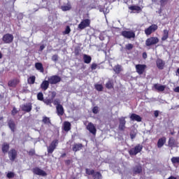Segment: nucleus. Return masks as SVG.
<instances>
[{
    "instance_id": "43",
    "label": "nucleus",
    "mask_w": 179,
    "mask_h": 179,
    "mask_svg": "<svg viewBox=\"0 0 179 179\" xmlns=\"http://www.w3.org/2000/svg\"><path fill=\"white\" fill-rule=\"evenodd\" d=\"M95 89L98 90V92H101L103 90V85L96 84L95 85Z\"/></svg>"
},
{
    "instance_id": "36",
    "label": "nucleus",
    "mask_w": 179,
    "mask_h": 179,
    "mask_svg": "<svg viewBox=\"0 0 179 179\" xmlns=\"http://www.w3.org/2000/svg\"><path fill=\"white\" fill-rule=\"evenodd\" d=\"M94 179H101V173L99 172H94V175H92Z\"/></svg>"
},
{
    "instance_id": "50",
    "label": "nucleus",
    "mask_w": 179,
    "mask_h": 179,
    "mask_svg": "<svg viewBox=\"0 0 179 179\" xmlns=\"http://www.w3.org/2000/svg\"><path fill=\"white\" fill-rule=\"evenodd\" d=\"M35 153H36V151L34 149L30 150L29 152V156H34V155H35Z\"/></svg>"
},
{
    "instance_id": "20",
    "label": "nucleus",
    "mask_w": 179,
    "mask_h": 179,
    "mask_svg": "<svg viewBox=\"0 0 179 179\" xmlns=\"http://www.w3.org/2000/svg\"><path fill=\"white\" fill-rule=\"evenodd\" d=\"M154 89H155V90H157V92H164V90L166 89V85L155 84Z\"/></svg>"
},
{
    "instance_id": "40",
    "label": "nucleus",
    "mask_w": 179,
    "mask_h": 179,
    "mask_svg": "<svg viewBox=\"0 0 179 179\" xmlns=\"http://www.w3.org/2000/svg\"><path fill=\"white\" fill-rule=\"evenodd\" d=\"M125 50H127L128 51H131V50H132V48H134V45H132V43H128L125 45Z\"/></svg>"
},
{
    "instance_id": "22",
    "label": "nucleus",
    "mask_w": 179,
    "mask_h": 179,
    "mask_svg": "<svg viewBox=\"0 0 179 179\" xmlns=\"http://www.w3.org/2000/svg\"><path fill=\"white\" fill-rule=\"evenodd\" d=\"M134 174H141L142 173V166L137 165L133 168Z\"/></svg>"
},
{
    "instance_id": "57",
    "label": "nucleus",
    "mask_w": 179,
    "mask_h": 179,
    "mask_svg": "<svg viewBox=\"0 0 179 179\" xmlns=\"http://www.w3.org/2000/svg\"><path fill=\"white\" fill-rule=\"evenodd\" d=\"M168 179H177V178L174 176H170Z\"/></svg>"
},
{
    "instance_id": "18",
    "label": "nucleus",
    "mask_w": 179,
    "mask_h": 179,
    "mask_svg": "<svg viewBox=\"0 0 179 179\" xmlns=\"http://www.w3.org/2000/svg\"><path fill=\"white\" fill-rule=\"evenodd\" d=\"M56 110H57V115H59V117H62V115H64V110L62 105L57 106Z\"/></svg>"
},
{
    "instance_id": "14",
    "label": "nucleus",
    "mask_w": 179,
    "mask_h": 179,
    "mask_svg": "<svg viewBox=\"0 0 179 179\" xmlns=\"http://www.w3.org/2000/svg\"><path fill=\"white\" fill-rule=\"evenodd\" d=\"M31 108L32 106L30 103H24L21 106V109L22 110V111H25L26 113H30L31 111Z\"/></svg>"
},
{
    "instance_id": "61",
    "label": "nucleus",
    "mask_w": 179,
    "mask_h": 179,
    "mask_svg": "<svg viewBox=\"0 0 179 179\" xmlns=\"http://www.w3.org/2000/svg\"><path fill=\"white\" fill-rule=\"evenodd\" d=\"M64 156H66V154H63L62 155V157H64Z\"/></svg>"
},
{
    "instance_id": "38",
    "label": "nucleus",
    "mask_w": 179,
    "mask_h": 179,
    "mask_svg": "<svg viewBox=\"0 0 179 179\" xmlns=\"http://www.w3.org/2000/svg\"><path fill=\"white\" fill-rule=\"evenodd\" d=\"M43 101L45 104H46V106H50V107H52V99H45Z\"/></svg>"
},
{
    "instance_id": "42",
    "label": "nucleus",
    "mask_w": 179,
    "mask_h": 179,
    "mask_svg": "<svg viewBox=\"0 0 179 179\" xmlns=\"http://www.w3.org/2000/svg\"><path fill=\"white\" fill-rule=\"evenodd\" d=\"M37 98H38V100L43 101V100H44V95L43 94V92L38 93Z\"/></svg>"
},
{
    "instance_id": "35",
    "label": "nucleus",
    "mask_w": 179,
    "mask_h": 179,
    "mask_svg": "<svg viewBox=\"0 0 179 179\" xmlns=\"http://www.w3.org/2000/svg\"><path fill=\"white\" fill-rule=\"evenodd\" d=\"M34 82H36V76H33L28 78V83L29 85H34Z\"/></svg>"
},
{
    "instance_id": "63",
    "label": "nucleus",
    "mask_w": 179,
    "mask_h": 179,
    "mask_svg": "<svg viewBox=\"0 0 179 179\" xmlns=\"http://www.w3.org/2000/svg\"><path fill=\"white\" fill-rule=\"evenodd\" d=\"M178 134H179V131H178Z\"/></svg>"
},
{
    "instance_id": "41",
    "label": "nucleus",
    "mask_w": 179,
    "mask_h": 179,
    "mask_svg": "<svg viewBox=\"0 0 179 179\" xmlns=\"http://www.w3.org/2000/svg\"><path fill=\"white\" fill-rule=\"evenodd\" d=\"M86 171V174H88V176H93L94 174V170L93 169H85Z\"/></svg>"
},
{
    "instance_id": "21",
    "label": "nucleus",
    "mask_w": 179,
    "mask_h": 179,
    "mask_svg": "<svg viewBox=\"0 0 179 179\" xmlns=\"http://www.w3.org/2000/svg\"><path fill=\"white\" fill-rule=\"evenodd\" d=\"M130 118L131 121H137L138 122H141V121H142V117L135 113L131 114Z\"/></svg>"
},
{
    "instance_id": "28",
    "label": "nucleus",
    "mask_w": 179,
    "mask_h": 179,
    "mask_svg": "<svg viewBox=\"0 0 179 179\" xmlns=\"http://www.w3.org/2000/svg\"><path fill=\"white\" fill-rule=\"evenodd\" d=\"M8 150H9V144L4 143L2 145V152L3 153H8Z\"/></svg>"
},
{
    "instance_id": "33",
    "label": "nucleus",
    "mask_w": 179,
    "mask_h": 179,
    "mask_svg": "<svg viewBox=\"0 0 179 179\" xmlns=\"http://www.w3.org/2000/svg\"><path fill=\"white\" fill-rule=\"evenodd\" d=\"M174 145H176V140L174 138L171 137L169 140V146H170V148H173Z\"/></svg>"
},
{
    "instance_id": "8",
    "label": "nucleus",
    "mask_w": 179,
    "mask_h": 179,
    "mask_svg": "<svg viewBox=\"0 0 179 179\" xmlns=\"http://www.w3.org/2000/svg\"><path fill=\"white\" fill-rule=\"evenodd\" d=\"M147 66L145 64H136V71L138 75H143V72H145V69H146Z\"/></svg>"
},
{
    "instance_id": "55",
    "label": "nucleus",
    "mask_w": 179,
    "mask_h": 179,
    "mask_svg": "<svg viewBox=\"0 0 179 179\" xmlns=\"http://www.w3.org/2000/svg\"><path fill=\"white\" fill-rule=\"evenodd\" d=\"M143 58H144V59H146V58H148V55L146 54V52L143 53Z\"/></svg>"
},
{
    "instance_id": "53",
    "label": "nucleus",
    "mask_w": 179,
    "mask_h": 179,
    "mask_svg": "<svg viewBox=\"0 0 179 179\" xmlns=\"http://www.w3.org/2000/svg\"><path fill=\"white\" fill-rule=\"evenodd\" d=\"M159 113H160V111H159V110H155L154 115H155V118H157V117H159Z\"/></svg>"
},
{
    "instance_id": "11",
    "label": "nucleus",
    "mask_w": 179,
    "mask_h": 179,
    "mask_svg": "<svg viewBox=\"0 0 179 179\" xmlns=\"http://www.w3.org/2000/svg\"><path fill=\"white\" fill-rule=\"evenodd\" d=\"M17 156V152L15 149H12L8 152V157L11 162H15Z\"/></svg>"
},
{
    "instance_id": "6",
    "label": "nucleus",
    "mask_w": 179,
    "mask_h": 179,
    "mask_svg": "<svg viewBox=\"0 0 179 179\" xmlns=\"http://www.w3.org/2000/svg\"><path fill=\"white\" fill-rule=\"evenodd\" d=\"M89 26H90V20L85 19L78 24V29H80V30H83L84 29H86V27H89Z\"/></svg>"
},
{
    "instance_id": "9",
    "label": "nucleus",
    "mask_w": 179,
    "mask_h": 179,
    "mask_svg": "<svg viewBox=\"0 0 179 179\" xmlns=\"http://www.w3.org/2000/svg\"><path fill=\"white\" fill-rule=\"evenodd\" d=\"M3 41L6 44H10V43H12V41H13V35L10 34H6V35H4L3 36Z\"/></svg>"
},
{
    "instance_id": "44",
    "label": "nucleus",
    "mask_w": 179,
    "mask_h": 179,
    "mask_svg": "<svg viewBox=\"0 0 179 179\" xmlns=\"http://www.w3.org/2000/svg\"><path fill=\"white\" fill-rule=\"evenodd\" d=\"M71 33V27L69 26H67L66 27L65 31L63 32L64 34H69Z\"/></svg>"
},
{
    "instance_id": "7",
    "label": "nucleus",
    "mask_w": 179,
    "mask_h": 179,
    "mask_svg": "<svg viewBox=\"0 0 179 179\" xmlns=\"http://www.w3.org/2000/svg\"><path fill=\"white\" fill-rule=\"evenodd\" d=\"M156 30H157V26L156 24H152L145 29V34H146V36H150V34L155 33Z\"/></svg>"
},
{
    "instance_id": "25",
    "label": "nucleus",
    "mask_w": 179,
    "mask_h": 179,
    "mask_svg": "<svg viewBox=\"0 0 179 179\" xmlns=\"http://www.w3.org/2000/svg\"><path fill=\"white\" fill-rule=\"evenodd\" d=\"M35 68L36 69H37V71H39V72H41V73L44 72V67H43V64L41 63H36Z\"/></svg>"
},
{
    "instance_id": "5",
    "label": "nucleus",
    "mask_w": 179,
    "mask_h": 179,
    "mask_svg": "<svg viewBox=\"0 0 179 179\" xmlns=\"http://www.w3.org/2000/svg\"><path fill=\"white\" fill-rule=\"evenodd\" d=\"M121 35L124 37V38H134L135 37V32L133 31H123L121 33Z\"/></svg>"
},
{
    "instance_id": "49",
    "label": "nucleus",
    "mask_w": 179,
    "mask_h": 179,
    "mask_svg": "<svg viewBox=\"0 0 179 179\" xmlns=\"http://www.w3.org/2000/svg\"><path fill=\"white\" fill-rule=\"evenodd\" d=\"M53 104L55 106H61V104L59 103V99H55L53 101Z\"/></svg>"
},
{
    "instance_id": "29",
    "label": "nucleus",
    "mask_w": 179,
    "mask_h": 179,
    "mask_svg": "<svg viewBox=\"0 0 179 179\" xmlns=\"http://www.w3.org/2000/svg\"><path fill=\"white\" fill-rule=\"evenodd\" d=\"M106 89H113L114 87V85L113 84V80H108V81L106 84Z\"/></svg>"
},
{
    "instance_id": "1",
    "label": "nucleus",
    "mask_w": 179,
    "mask_h": 179,
    "mask_svg": "<svg viewBox=\"0 0 179 179\" xmlns=\"http://www.w3.org/2000/svg\"><path fill=\"white\" fill-rule=\"evenodd\" d=\"M143 146L141 145H136L134 148H131L129 153L131 156H135L136 155H138V153H141V152H142V149H143Z\"/></svg>"
},
{
    "instance_id": "37",
    "label": "nucleus",
    "mask_w": 179,
    "mask_h": 179,
    "mask_svg": "<svg viewBox=\"0 0 179 179\" xmlns=\"http://www.w3.org/2000/svg\"><path fill=\"white\" fill-rule=\"evenodd\" d=\"M171 160L173 164H179V157H173Z\"/></svg>"
},
{
    "instance_id": "30",
    "label": "nucleus",
    "mask_w": 179,
    "mask_h": 179,
    "mask_svg": "<svg viewBox=\"0 0 179 179\" xmlns=\"http://www.w3.org/2000/svg\"><path fill=\"white\" fill-rule=\"evenodd\" d=\"M129 9L130 10H136L137 12L142 10V8H141V7L138 6H131L129 7Z\"/></svg>"
},
{
    "instance_id": "12",
    "label": "nucleus",
    "mask_w": 179,
    "mask_h": 179,
    "mask_svg": "<svg viewBox=\"0 0 179 179\" xmlns=\"http://www.w3.org/2000/svg\"><path fill=\"white\" fill-rule=\"evenodd\" d=\"M87 129L90 131V134H92V135H96V129L94 124L92 122H90L87 126Z\"/></svg>"
},
{
    "instance_id": "17",
    "label": "nucleus",
    "mask_w": 179,
    "mask_h": 179,
    "mask_svg": "<svg viewBox=\"0 0 179 179\" xmlns=\"http://www.w3.org/2000/svg\"><path fill=\"white\" fill-rule=\"evenodd\" d=\"M157 66L158 69H164V66L166 63L162 59H157L156 61Z\"/></svg>"
},
{
    "instance_id": "62",
    "label": "nucleus",
    "mask_w": 179,
    "mask_h": 179,
    "mask_svg": "<svg viewBox=\"0 0 179 179\" xmlns=\"http://www.w3.org/2000/svg\"><path fill=\"white\" fill-rule=\"evenodd\" d=\"M100 12H103V10H100Z\"/></svg>"
},
{
    "instance_id": "56",
    "label": "nucleus",
    "mask_w": 179,
    "mask_h": 179,
    "mask_svg": "<svg viewBox=\"0 0 179 179\" xmlns=\"http://www.w3.org/2000/svg\"><path fill=\"white\" fill-rule=\"evenodd\" d=\"M45 48V45H41L40 47V51H43V50H44Z\"/></svg>"
},
{
    "instance_id": "26",
    "label": "nucleus",
    "mask_w": 179,
    "mask_h": 179,
    "mask_svg": "<svg viewBox=\"0 0 179 179\" xmlns=\"http://www.w3.org/2000/svg\"><path fill=\"white\" fill-rule=\"evenodd\" d=\"M17 84H19V80L17 79H13L8 82V86H10V87H15Z\"/></svg>"
},
{
    "instance_id": "4",
    "label": "nucleus",
    "mask_w": 179,
    "mask_h": 179,
    "mask_svg": "<svg viewBox=\"0 0 179 179\" xmlns=\"http://www.w3.org/2000/svg\"><path fill=\"white\" fill-rule=\"evenodd\" d=\"M58 140H54L52 141L50 145L48 147V153H52L58 146Z\"/></svg>"
},
{
    "instance_id": "45",
    "label": "nucleus",
    "mask_w": 179,
    "mask_h": 179,
    "mask_svg": "<svg viewBox=\"0 0 179 179\" xmlns=\"http://www.w3.org/2000/svg\"><path fill=\"white\" fill-rule=\"evenodd\" d=\"M17 113H19V110L14 107L11 111V115L15 116L17 114Z\"/></svg>"
},
{
    "instance_id": "51",
    "label": "nucleus",
    "mask_w": 179,
    "mask_h": 179,
    "mask_svg": "<svg viewBox=\"0 0 179 179\" xmlns=\"http://www.w3.org/2000/svg\"><path fill=\"white\" fill-rule=\"evenodd\" d=\"M96 68H97V64L96 63H94L92 64L91 69L92 71H94V69H96Z\"/></svg>"
},
{
    "instance_id": "23",
    "label": "nucleus",
    "mask_w": 179,
    "mask_h": 179,
    "mask_svg": "<svg viewBox=\"0 0 179 179\" xmlns=\"http://www.w3.org/2000/svg\"><path fill=\"white\" fill-rule=\"evenodd\" d=\"M164 143H166V137H162L159 138L157 142V148H163Z\"/></svg>"
},
{
    "instance_id": "31",
    "label": "nucleus",
    "mask_w": 179,
    "mask_h": 179,
    "mask_svg": "<svg viewBox=\"0 0 179 179\" xmlns=\"http://www.w3.org/2000/svg\"><path fill=\"white\" fill-rule=\"evenodd\" d=\"M169 38V31L167 29L164 30V35L162 38V41H164Z\"/></svg>"
},
{
    "instance_id": "59",
    "label": "nucleus",
    "mask_w": 179,
    "mask_h": 179,
    "mask_svg": "<svg viewBox=\"0 0 179 179\" xmlns=\"http://www.w3.org/2000/svg\"><path fill=\"white\" fill-rule=\"evenodd\" d=\"M131 139H134V138H135V136L131 134Z\"/></svg>"
},
{
    "instance_id": "48",
    "label": "nucleus",
    "mask_w": 179,
    "mask_h": 179,
    "mask_svg": "<svg viewBox=\"0 0 179 179\" xmlns=\"http://www.w3.org/2000/svg\"><path fill=\"white\" fill-rule=\"evenodd\" d=\"M52 61H54V62H57L58 61V55H55L52 57Z\"/></svg>"
},
{
    "instance_id": "47",
    "label": "nucleus",
    "mask_w": 179,
    "mask_h": 179,
    "mask_svg": "<svg viewBox=\"0 0 179 179\" xmlns=\"http://www.w3.org/2000/svg\"><path fill=\"white\" fill-rule=\"evenodd\" d=\"M92 113L94 114H98V113H99V107H97V106L94 107L92 108Z\"/></svg>"
},
{
    "instance_id": "16",
    "label": "nucleus",
    "mask_w": 179,
    "mask_h": 179,
    "mask_svg": "<svg viewBox=\"0 0 179 179\" xmlns=\"http://www.w3.org/2000/svg\"><path fill=\"white\" fill-rule=\"evenodd\" d=\"M62 10L63 12H66L67 10H71L72 9V6L71 5V2L69 1H67V3L66 4H64L61 6Z\"/></svg>"
},
{
    "instance_id": "34",
    "label": "nucleus",
    "mask_w": 179,
    "mask_h": 179,
    "mask_svg": "<svg viewBox=\"0 0 179 179\" xmlns=\"http://www.w3.org/2000/svg\"><path fill=\"white\" fill-rule=\"evenodd\" d=\"M43 123L46 124V125H51V120H50L49 117H43Z\"/></svg>"
},
{
    "instance_id": "46",
    "label": "nucleus",
    "mask_w": 179,
    "mask_h": 179,
    "mask_svg": "<svg viewBox=\"0 0 179 179\" xmlns=\"http://www.w3.org/2000/svg\"><path fill=\"white\" fill-rule=\"evenodd\" d=\"M15 177V173L13 172H8L7 173V178H13Z\"/></svg>"
},
{
    "instance_id": "54",
    "label": "nucleus",
    "mask_w": 179,
    "mask_h": 179,
    "mask_svg": "<svg viewBox=\"0 0 179 179\" xmlns=\"http://www.w3.org/2000/svg\"><path fill=\"white\" fill-rule=\"evenodd\" d=\"M173 92H175V93H179V86L176 87L173 89Z\"/></svg>"
},
{
    "instance_id": "32",
    "label": "nucleus",
    "mask_w": 179,
    "mask_h": 179,
    "mask_svg": "<svg viewBox=\"0 0 179 179\" xmlns=\"http://www.w3.org/2000/svg\"><path fill=\"white\" fill-rule=\"evenodd\" d=\"M64 131H66L71 130V123L69 122H64Z\"/></svg>"
},
{
    "instance_id": "2",
    "label": "nucleus",
    "mask_w": 179,
    "mask_h": 179,
    "mask_svg": "<svg viewBox=\"0 0 179 179\" xmlns=\"http://www.w3.org/2000/svg\"><path fill=\"white\" fill-rule=\"evenodd\" d=\"M48 80L50 85H57L61 82V77L58 76H52L48 78Z\"/></svg>"
},
{
    "instance_id": "58",
    "label": "nucleus",
    "mask_w": 179,
    "mask_h": 179,
    "mask_svg": "<svg viewBox=\"0 0 179 179\" xmlns=\"http://www.w3.org/2000/svg\"><path fill=\"white\" fill-rule=\"evenodd\" d=\"M3 57V55H2V52H0V59H2Z\"/></svg>"
},
{
    "instance_id": "52",
    "label": "nucleus",
    "mask_w": 179,
    "mask_h": 179,
    "mask_svg": "<svg viewBox=\"0 0 179 179\" xmlns=\"http://www.w3.org/2000/svg\"><path fill=\"white\" fill-rule=\"evenodd\" d=\"M167 1L169 0H160L161 5L164 6V5H166L167 3Z\"/></svg>"
},
{
    "instance_id": "13",
    "label": "nucleus",
    "mask_w": 179,
    "mask_h": 179,
    "mask_svg": "<svg viewBox=\"0 0 179 179\" xmlns=\"http://www.w3.org/2000/svg\"><path fill=\"white\" fill-rule=\"evenodd\" d=\"M7 123L12 132H15L16 131V124L15 123V121H13L12 119H10L7 121Z\"/></svg>"
},
{
    "instance_id": "24",
    "label": "nucleus",
    "mask_w": 179,
    "mask_h": 179,
    "mask_svg": "<svg viewBox=\"0 0 179 179\" xmlns=\"http://www.w3.org/2000/svg\"><path fill=\"white\" fill-rule=\"evenodd\" d=\"M82 148H83V145L82 143H76L73 145V151L78 152V150H81Z\"/></svg>"
},
{
    "instance_id": "60",
    "label": "nucleus",
    "mask_w": 179,
    "mask_h": 179,
    "mask_svg": "<svg viewBox=\"0 0 179 179\" xmlns=\"http://www.w3.org/2000/svg\"><path fill=\"white\" fill-rule=\"evenodd\" d=\"M177 72L179 74V68L178 69Z\"/></svg>"
},
{
    "instance_id": "10",
    "label": "nucleus",
    "mask_w": 179,
    "mask_h": 179,
    "mask_svg": "<svg viewBox=\"0 0 179 179\" xmlns=\"http://www.w3.org/2000/svg\"><path fill=\"white\" fill-rule=\"evenodd\" d=\"M33 173L36 176H41L42 177H45V176H47V173H45V171L37 167L33 169Z\"/></svg>"
},
{
    "instance_id": "15",
    "label": "nucleus",
    "mask_w": 179,
    "mask_h": 179,
    "mask_svg": "<svg viewBox=\"0 0 179 179\" xmlns=\"http://www.w3.org/2000/svg\"><path fill=\"white\" fill-rule=\"evenodd\" d=\"M119 129H120V131H124V129H125V124L127 123V121H125V117H122L119 118Z\"/></svg>"
},
{
    "instance_id": "39",
    "label": "nucleus",
    "mask_w": 179,
    "mask_h": 179,
    "mask_svg": "<svg viewBox=\"0 0 179 179\" xmlns=\"http://www.w3.org/2000/svg\"><path fill=\"white\" fill-rule=\"evenodd\" d=\"M114 72L115 73H120L121 72V66L120 65H117L113 68Z\"/></svg>"
},
{
    "instance_id": "19",
    "label": "nucleus",
    "mask_w": 179,
    "mask_h": 179,
    "mask_svg": "<svg viewBox=\"0 0 179 179\" xmlns=\"http://www.w3.org/2000/svg\"><path fill=\"white\" fill-rule=\"evenodd\" d=\"M50 86V81L48 80H44L42 82V83L41 84V89H42V90H47V89H48Z\"/></svg>"
},
{
    "instance_id": "3",
    "label": "nucleus",
    "mask_w": 179,
    "mask_h": 179,
    "mask_svg": "<svg viewBox=\"0 0 179 179\" xmlns=\"http://www.w3.org/2000/svg\"><path fill=\"white\" fill-rule=\"evenodd\" d=\"M159 43V39L157 37H150L145 41V45L147 47H150V45H155Z\"/></svg>"
},
{
    "instance_id": "27",
    "label": "nucleus",
    "mask_w": 179,
    "mask_h": 179,
    "mask_svg": "<svg viewBox=\"0 0 179 179\" xmlns=\"http://www.w3.org/2000/svg\"><path fill=\"white\" fill-rule=\"evenodd\" d=\"M83 59L85 64H90V62H92V57L87 55H83Z\"/></svg>"
}]
</instances>
